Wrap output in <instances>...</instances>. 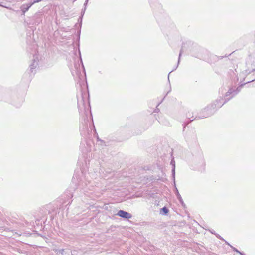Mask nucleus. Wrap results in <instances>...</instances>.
Listing matches in <instances>:
<instances>
[{"label": "nucleus", "instance_id": "obj_14", "mask_svg": "<svg viewBox=\"0 0 255 255\" xmlns=\"http://www.w3.org/2000/svg\"><path fill=\"white\" fill-rule=\"evenodd\" d=\"M230 247L233 249V251H235L236 252H237V253H239V252H240V251H239L238 249H237L236 248H234V247H233L232 246H231V245H230Z\"/></svg>", "mask_w": 255, "mask_h": 255}, {"label": "nucleus", "instance_id": "obj_22", "mask_svg": "<svg viewBox=\"0 0 255 255\" xmlns=\"http://www.w3.org/2000/svg\"><path fill=\"white\" fill-rule=\"evenodd\" d=\"M94 128H95V127H94ZM94 130H95V131L96 132V128H94Z\"/></svg>", "mask_w": 255, "mask_h": 255}, {"label": "nucleus", "instance_id": "obj_11", "mask_svg": "<svg viewBox=\"0 0 255 255\" xmlns=\"http://www.w3.org/2000/svg\"><path fill=\"white\" fill-rule=\"evenodd\" d=\"M56 251L57 252V254H58L59 255H63L64 250V249L56 250Z\"/></svg>", "mask_w": 255, "mask_h": 255}, {"label": "nucleus", "instance_id": "obj_7", "mask_svg": "<svg viewBox=\"0 0 255 255\" xmlns=\"http://www.w3.org/2000/svg\"><path fill=\"white\" fill-rule=\"evenodd\" d=\"M170 164L172 165V177L175 180V161L174 159H172L170 162Z\"/></svg>", "mask_w": 255, "mask_h": 255}, {"label": "nucleus", "instance_id": "obj_15", "mask_svg": "<svg viewBox=\"0 0 255 255\" xmlns=\"http://www.w3.org/2000/svg\"><path fill=\"white\" fill-rule=\"evenodd\" d=\"M84 10H85V9ZM84 11H85V10H84V11L82 12V15L81 17H79V19H80V23L81 24L82 23V16L84 13Z\"/></svg>", "mask_w": 255, "mask_h": 255}, {"label": "nucleus", "instance_id": "obj_16", "mask_svg": "<svg viewBox=\"0 0 255 255\" xmlns=\"http://www.w3.org/2000/svg\"><path fill=\"white\" fill-rule=\"evenodd\" d=\"M80 61H81V63H82V66H83V68L84 69V72L85 73V69H84V65H83V62H82V58H81V57L80 56Z\"/></svg>", "mask_w": 255, "mask_h": 255}, {"label": "nucleus", "instance_id": "obj_4", "mask_svg": "<svg viewBox=\"0 0 255 255\" xmlns=\"http://www.w3.org/2000/svg\"><path fill=\"white\" fill-rule=\"evenodd\" d=\"M244 84H242L241 86H240L239 87H238V88H237L236 90H233L232 89H230L227 92H226V94H225V97H227L229 95L232 94H233V96L231 97H232L233 96H235V95H236L238 92H239L241 90V89L242 87V86Z\"/></svg>", "mask_w": 255, "mask_h": 255}, {"label": "nucleus", "instance_id": "obj_20", "mask_svg": "<svg viewBox=\"0 0 255 255\" xmlns=\"http://www.w3.org/2000/svg\"><path fill=\"white\" fill-rule=\"evenodd\" d=\"M254 80H252L251 81H248V82H247V83H249V82H251V81H254Z\"/></svg>", "mask_w": 255, "mask_h": 255}, {"label": "nucleus", "instance_id": "obj_2", "mask_svg": "<svg viewBox=\"0 0 255 255\" xmlns=\"http://www.w3.org/2000/svg\"><path fill=\"white\" fill-rule=\"evenodd\" d=\"M43 14L42 12L38 11L36 12L33 16L29 18V20L27 21L28 25H38L42 22L43 20Z\"/></svg>", "mask_w": 255, "mask_h": 255}, {"label": "nucleus", "instance_id": "obj_18", "mask_svg": "<svg viewBox=\"0 0 255 255\" xmlns=\"http://www.w3.org/2000/svg\"><path fill=\"white\" fill-rule=\"evenodd\" d=\"M88 1V0H86L85 1V3H84V6H86V4H87Z\"/></svg>", "mask_w": 255, "mask_h": 255}, {"label": "nucleus", "instance_id": "obj_19", "mask_svg": "<svg viewBox=\"0 0 255 255\" xmlns=\"http://www.w3.org/2000/svg\"><path fill=\"white\" fill-rule=\"evenodd\" d=\"M218 238L220 239H222V238L219 236V235H217L216 236Z\"/></svg>", "mask_w": 255, "mask_h": 255}, {"label": "nucleus", "instance_id": "obj_5", "mask_svg": "<svg viewBox=\"0 0 255 255\" xmlns=\"http://www.w3.org/2000/svg\"><path fill=\"white\" fill-rule=\"evenodd\" d=\"M37 58V57H35V56H34V58L32 60V62L31 63V64L29 66L30 71H31V73H33L34 72V70L35 69V68L38 65V62L36 60Z\"/></svg>", "mask_w": 255, "mask_h": 255}, {"label": "nucleus", "instance_id": "obj_9", "mask_svg": "<svg viewBox=\"0 0 255 255\" xmlns=\"http://www.w3.org/2000/svg\"><path fill=\"white\" fill-rule=\"evenodd\" d=\"M169 212V210L166 207H163L160 210V213L162 215H166Z\"/></svg>", "mask_w": 255, "mask_h": 255}, {"label": "nucleus", "instance_id": "obj_1", "mask_svg": "<svg viewBox=\"0 0 255 255\" xmlns=\"http://www.w3.org/2000/svg\"><path fill=\"white\" fill-rule=\"evenodd\" d=\"M231 98H226L225 100V101L222 103L221 101L223 100V99H219L216 101V104H213L210 106H208L207 107L204 108L202 111V114L200 116H196L194 119H203L207 118L211 115H212L215 112V109L217 107L219 108L222 106L225 103H226L228 100L230 99Z\"/></svg>", "mask_w": 255, "mask_h": 255}, {"label": "nucleus", "instance_id": "obj_21", "mask_svg": "<svg viewBox=\"0 0 255 255\" xmlns=\"http://www.w3.org/2000/svg\"><path fill=\"white\" fill-rule=\"evenodd\" d=\"M211 232L212 234H215V233L213 232V231H211Z\"/></svg>", "mask_w": 255, "mask_h": 255}, {"label": "nucleus", "instance_id": "obj_10", "mask_svg": "<svg viewBox=\"0 0 255 255\" xmlns=\"http://www.w3.org/2000/svg\"><path fill=\"white\" fill-rule=\"evenodd\" d=\"M176 196H177V199L179 200V202H180V203L182 205H184V202L182 199L181 195H180L179 192L178 191V190L177 189H176Z\"/></svg>", "mask_w": 255, "mask_h": 255}, {"label": "nucleus", "instance_id": "obj_23", "mask_svg": "<svg viewBox=\"0 0 255 255\" xmlns=\"http://www.w3.org/2000/svg\"><path fill=\"white\" fill-rule=\"evenodd\" d=\"M193 120H194V119H192V120H190V122H191V121H192Z\"/></svg>", "mask_w": 255, "mask_h": 255}, {"label": "nucleus", "instance_id": "obj_13", "mask_svg": "<svg viewBox=\"0 0 255 255\" xmlns=\"http://www.w3.org/2000/svg\"><path fill=\"white\" fill-rule=\"evenodd\" d=\"M41 1H42V0H34L33 2H30V3L32 4V5L34 3L39 2Z\"/></svg>", "mask_w": 255, "mask_h": 255}, {"label": "nucleus", "instance_id": "obj_3", "mask_svg": "<svg viewBox=\"0 0 255 255\" xmlns=\"http://www.w3.org/2000/svg\"><path fill=\"white\" fill-rule=\"evenodd\" d=\"M117 215L122 218L127 219H130L132 217L131 214L122 210H119Z\"/></svg>", "mask_w": 255, "mask_h": 255}, {"label": "nucleus", "instance_id": "obj_6", "mask_svg": "<svg viewBox=\"0 0 255 255\" xmlns=\"http://www.w3.org/2000/svg\"><path fill=\"white\" fill-rule=\"evenodd\" d=\"M32 4L31 3L23 4L21 6L20 9L22 12L23 15L25 14V13L29 10Z\"/></svg>", "mask_w": 255, "mask_h": 255}, {"label": "nucleus", "instance_id": "obj_17", "mask_svg": "<svg viewBox=\"0 0 255 255\" xmlns=\"http://www.w3.org/2000/svg\"><path fill=\"white\" fill-rule=\"evenodd\" d=\"M239 254H240L241 255H246L244 253L241 252H239Z\"/></svg>", "mask_w": 255, "mask_h": 255}, {"label": "nucleus", "instance_id": "obj_12", "mask_svg": "<svg viewBox=\"0 0 255 255\" xmlns=\"http://www.w3.org/2000/svg\"><path fill=\"white\" fill-rule=\"evenodd\" d=\"M96 138H97V140L98 141H100L102 144H105V142L104 140H101V139H100V138L99 137L97 133V135H96Z\"/></svg>", "mask_w": 255, "mask_h": 255}, {"label": "nucleus", "instance_id": "obj_8", "mask_svg": "<svg viewBox=\"0 0 255 255\" xmlns=\"http://www.w3.org/2000/svg\"><path fill=\"white\" fill-rule=\"evenodd\" d=\"M182 52H183V50H182V49H181L180 50V53H179V58H178V61L177 65L175 67V68L173 70H172L171 71H170V72L169 73V74H168V81H169V75H170V73H171L172 71H173L174 70H175V69L177 68V67H178V64H179V61H180V57L181 56V54H182Z\"/></svg>", "mask_w": 255, "mask_h": 255}]
</instances>
